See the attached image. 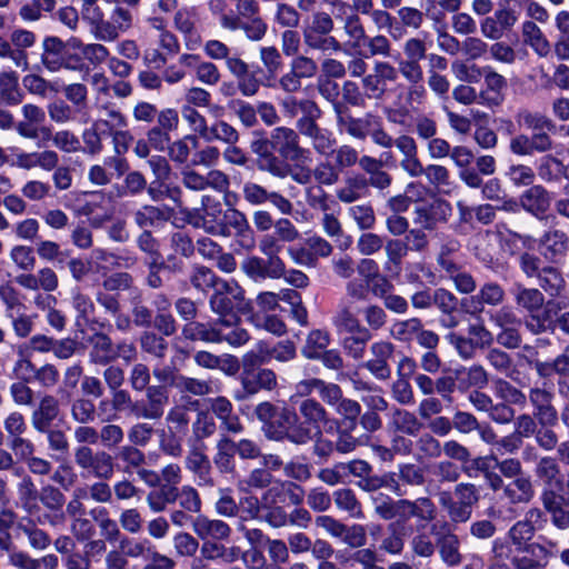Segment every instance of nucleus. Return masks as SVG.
Masks as SVG:
<instances>
[{
	"label": "nucleus",
	"instance_id": "f257e3e1",
	"mask_svg": "<svg viewBox=\"0 0 569 569\" xmlns=\"http://www.w3.org/2000/svg\"><path fill=\"white\" fill-rule=\"evenodd\" d=\"M539 254L529 250L517 257L519 270L527 279H535L548 296L557 298L566 289L561 264L569 253V234L557 228H549L537 239Z\"/></svg>",
	"mask_w": 569,
	"mask_h": 569
},
{
	"label": "nucleus",
	"instance_id": "e2e57ef3",
	"mask_svg": "<svg viewBox=\"0 0 569 569\" xmlns=\"http://www.w3.org/2000/svg\"><path fill=\"white\" fill-rule=\"evenodd\" d=\"M397 478L400 479L405 487H421L426 483V475L423 468L411 462L398 465Z\"/></svg>",
	"mask_w": 569,
	"mask_h": 569
},
{
	"label": "nucleus",
	"instance_id": "a211bd4d",
	"mask_svg": "<svg viewBox=\"0 0 569 569\" xmlns=\"http://www.w3.org/2000/svg\"><path fill=\"white\" fill-rule=\"evenodd\" d=\"M395 346L385 340L376 341L370 346V359L365 368L378 380H388L391 377L389 361L393 358Z\"/></svg>",
	"mask_w": 569,
	"mask_h": 569
},
{
	"label": "nucleus",
	"instance_id": "bf43d9fd",
	"mask_svg": "<svg viewBox=\"0 0 569 569\" xmlns=\"http://www.w3.org/2000/svg\"><path fill=\"white\" fill-rule=\"evenodd\" d=\"M422 321L419 318H409L396 321L390 328V335L393 339L401 342H409L419 333Z\"/></svg>",
	"mask_w": 569,
	"mask_h": 569
},
{
	"label": "nucleus",
	"instance_id": "39448f33",
	"mask_svg": "<svg viewBox=\"0 0 569 569\" xmlns=\"http://www.w3.org/2000/svg\"><path fill=\"white\" fill-rule=\"evenodd\" d=\"M209 306L211 311L218 315V323L229 329L241 327L238 312L244 308V296L236 282H218L209 299Z\"/></svg>",
	"mask_w": 569,
	"mask_h": 569
},
{
	"label": "nucleus",
	"instance_id": "5701e85b",
	"mask_svg": "<svg viewBox=\"0 0 569 569\" xmlns=\"http://www.w3.org/2000/svg\"><path fill=\"white\" fill-rule=\"evenodd\" d=\"M209 409L220 422V429L226 433L238 435L243 431L239 416L233 411L231 401L226 397L210 399Z\"/></svg>",
	"mask_w": 569,
	"mask_h": 569
},
{
	"label": "nucleus",
	"instance_id": "c85d7f7f",
	"mask_svg": "<svg viewBox=\"0 0 569 569\" xmlns=\"http://www.w3.org/2000/svg\"><path fill=\"white\" fill-rule=\"evenodd\" d=\"M336 559L340 566L349 569L355 568L357 565L361 569H385L378 565V555L371 548H362L358 550H339L336 553Z\"/></svg>",
	"mask_w": 569,
	"mask_h": 569
},
{
	"label": "nucleus",
	"instance_id": "c03bdc74",
	"mask_svg": "<svg viewBox=\"0 0 569 569\" xmlns=\"http://www.w3.org/2000/svg\"><path fill=\"white\" fill-rule=\"evenodd\" d=\"M119 548L127 559H148L157 549V547L147 538L137 539L128 536H123L119 540Z\"/></svg>",
	"mask_w": 569,
	"mask_h": 569
},
{
	"label": "nucleus",
	"instance_id": "4c0bfd02",
	"mask_svg": "<svg viewBox=\"0 0 569 569\" xmlns=\"http://www.w3.org/2000/svg\"><path fill=\"white\" fill-rule=\"evenodd\" d=\"M279 107L282 114L288 119H295L299 113H301V117H309L320 108L315 100L309 98L298 99L293 94L281 98Z\"/></svg>",
	"mask_w": 569,
	"mask_h": 569
},
{
	"label": "nucleus",
	"instance_id": "49530a36",
	"mask_svg": "<svg viewBox=\"0 0 569 569\" xmlns=\"http://www.w3.org/2000/svg\"><path fill=\"white\" fill-rule=\"evenodd\" d=\"M452 98L465 106H470L475 102L485 106H498L500 100L498 98L487 97V91H481L479 94L476 89L468 84H459L452 90Z\"/></svg>",
	"mask_w": 569,
	"mask_h": 569
},
{
	"label": "nucleus",
	"instance_id": "6ab92c4d",
	"mask_svg": "<svg viewBox=\"0 0 569 569\" xmlns=\"http://www.w3.org/2000/svg\"><path fill=\"white\" fill-rule=\"evenodd\" d=\"M533 473L536 479L542 485L541 490L551 489L557 492L563 490L565 478L556 457H540L535 465Z\"/></svg>",
	"mask_w": 569,
	"mask_h": 569
},
{
	"label": "nucleus",
	"instance_id": "e433bc0d",
	"mask_svg": "<svg viewBox=\"0 0 569 569\" xmlns=\"http://www.w3.org/2000/svg\"><path fill=\"white\" fill-rule=\"evenodd\" d=\"M236 442L222 435L216 445L213 463L220 473H231L234 470Z\"/></svg>",
	"mask_w": 569,
	"mask_h": 569
},
{
	"label": "nucleus",
	"instance_id": "9b49d317",
	"mask_svg": "<svg viewBox=\"0 0 569 569\" xmlns=\"http://www.w3.org/2000/svg\"><path fill=\"white\" fill-rule=\"evenodd\" d=\"M242 197L251 206L272 204L282 214H291L293 211L292 202L277 191H269L263 186L247 181L242 186Z\"/></svg>",
	"mask_w": 569,
	"mask_h": 569
},
{
	"label": "nucleus",
	"instance_id": "2eb2a0df",
	"mask_svg": "<svg viewBox=\"0 0 569 569\" xmlns=\"http://www.w3.org/2000/svg\"><path fill=\"white\" fill-rule=\"evenodd\" d=\"M333 110L338 129L358 140H366L371 126L377 122V116L370 112L361 118L352 117L348 109L341 103H335Z\"/></svg>",
	"mask_w": 569,
	"mask_h": 569
},
{
	"label": "nucleus",
	"instance_id": "13d9d810",
	"mask_svg": "<svg viewBox=\"0 0 569 569\" xmlns=\"http://www.w3.org/2000/svg\"><path fill=\"white\" fill-rule=\"evenodd\" d=\"M239 132L234 127H232L230 123L223 120H219L216 121L211 127H209L204 140L208 142L219 140L227 144L232 146L239 141Z\"/></svg>",
	"mask_w": 569,
	"mask_h": 569
},
{
	"label": "nucleus",
	"instance_id": "bb28decb",
	"mask_svg": "<svg viewBox=\"0 0 569 569\" xmlns=\"http://www.w3.org/2000/svg\"><path fill=\"white\" fill-rule=\"evenodd\" d=\"M22 120L16 123L17 133L24 139H38L37 126L46 121V111L33 103H26L21 107Z\"/></svg>",
	"mask_w": 569,
	"mask_h": 569
},
{
	"label": "nucleus",
	"instance_id": "052dcab7",
	"mask_svg": "<svg viewBox=\"0 0 569 569\" xmlns=\"http://www.w3.org/2000/svg\"><path fill=\"white\" fill-rule=\"evenodd\" d=\"M107 136V130L93 121L92 124L84 129L81 138L83 141V152L96 156L103 150L102 137Z\"/></svg>",
	"mask_w": 569,
	"mask_h": 569
},
{
	"label": "nucleus",
	"instance_id": "a18cd8bd",
	"mask_svg": "<svg viewBox=\"0 0 569 569\" xmlns=\"http://www.w3.org/2000/svg\"><path fill=\"white\" fill-rule=\"evenodd\" d=\"M17 529L28 539V543L33 550H46L51 543L50 535L43 529L39 528L32 520L27 522L20 521Z\"/></svg>",
	"mask_w": 569,
	"mask_h": 569
},
{
	"label": "nucleus",
	"instance_id": "774afa93",
	"mask_svg": "<svg viewBox=\"0 0 569 569\" xmlns=\"http://www.w3.org/2000/svg\"><path fill=\"white\" fill-rule=\"evenodd\" d=\"M170 210L166 207L143 206L134 213V221L141 228L153 226L169 218Z\"/></svg>",
	"mask_w": 569,
	"mask_h": 569
},
{
	"label": "nucleus",
	"instance_id": "79ce46f5",
	"mask_svg": "<svg viewBox=\"0 0 569 569\" xmlns=\"http://www.w3.org/2000/svg\"><path fill=\"white\" fill-rule=\"evenodd\" d=\"M383 249L387 258L385 270L389 272L400 270L402 260L410 250L408 242L397 238H389L385 241Z\"/></svg>",
	"mask_w": 569,
	"mask_h": 569
},
{
	"label": "nucleus",
	"instance_id": "473e14b6",
	"mask_svg": "<svg viewBox=\"0 0 569 569\" xmlns=\"http://www.w3.org/2000/svg\"><path fill=\"white\" fill-rule=\"evenodd\" d=\"M535 495L533 482L526 475L507 482L502 498L510 505H527L531 502Z\"/></svg>",
	"mask_w": 569,
	"mask_h": 569
},
{
	"label": "nucleus",
	"instance_id": "6e6552de",
	"mask_svg": "<svg viewBox=\"0 0 569 569\" xmlns=\"http://www.w3.org/2000/svg\"><path fill=\"white\" fill-rule=\"evenodd\" d=\"M250 340V335L247 329L242 327L227 328L218 323V319L212 322L199 323L198 341L206 343H222L227 342L229 346L238 348L244 346Z\"/></svg>",
	"mask_w": 569,
	"mask_h": 569
},
{
	"label": "nucleus",
	"instance_id": "de8ad7c7",
	"mask_svg": "<svg viewBox=\"0 0 569 569\" xmlns=\"http://www.w3.org/2000/svg\"><path fill=\"white\" fill-rule=\"evenodd\" d=\"M91 515L99 527L101 537L110 543L119 542L123 536L117 521L109 517L108 510L104 508L93 509Z\"/></svg>",
	"mask_w": 569,
	"mask_h": 569
},
{
	"label": "nucleus",
	"instance_id": "b1692460",
	"mask_svg": "<svg viewBox=\"0 0 569 569\" xmlns=\"http://www.w3.org/2000/svg\"><path fill=\"white\" fill-rule=\"evenodd\" d=\"M8 561L16 569H57L59 559L53 553L33 558L29 552L9 548Z\"/></svg>",
	"mask_w": 569,
	"mask_h": 569
},
{
	"label": "nucleus",
	"instance_id": "72a5a7b5",
	"mask_svg": "<svg viewBox=\"0 0 569 569\" xmlns=\"http://www.w3.org/2000/svg\"><path fill=\"white\" fill-rule=\"evenodd\" d=\"M89 361L96 366H108L114 362L113 342L111 338L98 332L89 338Z\"/></svg>",
	"mask_w": 569,
	"mask_h": 569
},
{
	"label": "nucleus",
	"instance_id": "423d86ee",
	"mask_svg": "<svg viewBox=\"0 0 569 569\" xmlns=\"http://www.w3.org/2000/svg\"><path fill=\"white\" fill-rule=\"evenodd\" d=\"M339 420L331 418L325 406L315 398L302 399L298 403L297 426L302 446L308 445L315 438V433L321 430L330 432Z\"/></svg>",
	"mask_w": 569,
	"mask_h": 569
},
{
	"label": "nucleus",
	"instance_id": "8fccbe9b",
	"mask_svg": "<svg viewBox=\"0 0 569 569\" xmlns=\"http://www.w3.org/2000/svg\"><path fill=\"white\" fill-rule=\"evenodd\" d=\"M116 457L122 462V471L127 475H132L146 463L144 452L131 443L119 447Z\"/></svg>",
	"mask_w": 569,
	"mask_h": 569
},
{
	"label": "nucleus",
	"instance_id": "f8f14e48",
	"mask_svg": "<svg viewBox=\"0 0 569 569\" xmlns=\"http://www.w3.org/2000/svg\"><path fill=\"white\" fill-rule=\"evenodd\" d=\"M211 234L230 237L234 236L240 239L241 243L251 246L253 242V231L243 212L238 209H228L223 213V224L219 229L216 227L206 228Z\"/></svg>",
	"mask_w": 569,
	"mask_h": 569
},
{
	"label": "nucleus",
	"instance_id": "338daca9",
	"mask_svg": "<svg viewBox=\"0 0 569 569\" xmlns=\"http://www.w3.org/2000/svg\"><path fill=\"white\" fill-rule=\"evenodd\" d=\"M536 527L525 519L515 522L508 530L507 537L512 546L521 548L535 536Z\"/></svg>",
	"mask_w": 569,
	"mask_h": 569
},
{
	"label": "nucleus",
	"instance_id": "aec40b11",
	"mask_svg": "<svg viewBox=\"0 0 569 569\" xmlns=\"http://www.w3.org/2000/svg\"><path fill=\"white\" fill-rule=\"evenodd\" d=\"M178 62L194 72V78L202 84L213 87L221 80V72L212 61L203 60L196 53H182Z\"/></svg>",
	"mask_w": 569,
	"mask_h": 569
},
{
	"label": "nucleus",
	"instance_id": "864d4df0",
	"mask_svg": "<svg viewBox=\"0 0 569 569\" xmlns=\"http://www.w3.org/2000/svg\"><path fill=\"white\" fill-rule=\"evenodd\" d=\"M495 392L496 396L503 400V403H507L508 406L515 405L520 408H525L527 405V396L520 389L503 379L495 381Z\"/></svg>",
	"mask_w": 569,
	"mask_h": 569
},
{
	"label": "nucleus",
	"instance_id": "2f4dec72",
	"mask_svg": "<svg viewBox=\"0 0 569 569\" xmlns=\"http://www.w3.org/2000/svg\"><path fill=\"white\" fill-rule=\"evenodd\" d=\"M59 412V401L52 395L43 396L38 409L32 412V427L39 432L48 431L52 422L58 418Z\"/></svg>",
	"mask_w": 569,
	"mask_h": 569
},
{
	"label": "nucleus",
	"instance_id": "a19ab883",
	"mask_svg": "<svg viewBox=\"0 0 569 569\" xmlns=\"http://www.w3.org/2000/svg\"><path fill=\"white\" fill-rule=\"evenodd\" d=\"M390 426L396 431L408 436H417L423 427L413 412L400 408L393 409Z\"/></svg>",
	"mask_w": 569,
	"mask_h": 569
},
{
	"label": "nucleus",
	"instance_id": "20e7f679",
	"mask_svg": "<svg viewBox=\"0 0 569 569\" xmlns=\"http://www.w3.org/2000/svg\"><path fill=\"white\" fill-rule=\"evenodd\" d=\"M437 496L440 507L452 523H466L471 519L473 508L480 501V489L471 482H459L453 487V491L442 490Z\"/></svg>",
	"mask_w": 569,
	"mask_h": 569
},
{
	"label": "nucleus",
	"instance_id": "9d476101",
	"mask_svg": "<svg viewBox=\"0 0 569 569\" xmlns=\"http://www.w3.org/2000/svg\"><path fill=\"white\" fill-rule=\"evenodd\" d=\"M207 446L204 442L190 441L189 450L184 459L186 468L192 472L200 487H214L212 477V467L209 457L206 455Z\"/></svg>",
	"mask_w": 569,
	"mask_h": 569
},
{
	"label": "nucleus",
	"instance_id": "412c9836",
	"mask_svg": "<svg viewBox=\"0 0 569 569\" xmlns=\"http://www.w3.org/2000/svg\"><path fill=\"white\" fill-rule=\"evenodd\" d=\"M540 501L550 521L559 530L569 529V510L565 508L566 498L561 492L541 490Z\"/></svg>",
	"mask_w": 569,
	"mask_h": 569
},
{
	"label": "nucleus",
	"instance_id": "f704fd0d",
	"mask_svg": "<svg viewBox=\"0 0 569 569\" xmlns=\"http://www.w3.org/2000/svg\"><path fill=\"white\" fill-rule=\"evenodd\" d=\"M279 496V487L269 488L262 496L263 509H266L262 518L273 528H281L289 525L286 510L279 506L272 507V505L277 503V497Z\"/></svg>",
	"mask_w": 569,
	"mask_h": 569
},
{
	"label": "nucleus",
	"instance_id": "f03ea898",
	"mask_svg": "<svg viewBox=\"0 0 569 569\" xmlns=\"http://www.w3.org/2000/svg\"><path fill=\"white\" fill-rule=\"evenodd\" d=\"M257 419L262 423V431L272 441H288L296 446L300 442L297 426V411L287 405L276 406L269 401L260 402L254 408Z\"/></svg>",
	"mask_w": 569,
	"mask_h": 569
},
{
	"label": "nucleus",
	"instance_id": "ddd939ff",
	"mask_svg": "<svg viewBox=\"0 0 569 569\" xmlns=\"http://www.w3.org/2000/svg\"><path fill=\"white\" fill-rule=\"evenodd\" d=\"M492 553L496 559L509 558L511 568L509 569H540L543 567L539 555L529 545L516 548L512 553L511 548L501 539L492 542Z\"/></svg>",
	"mask_w": 569,
	"mask_h": 569
},
{
	"label": "nucleus",
	"instance_id": "3c124183",
	"mask_svg": "<svg viewBox=\"0 0 569 569\" xmlns=\"http://www.w3.org/2000/svg\"><path fill=\"white\" fill-rule=\"evenodd\" d=\"M439 553L441 559L449 566H457L461 562L459 551L460 540L457 535L447 532L438 538Z\"/></svg>",
	"mask_w": 569,
	"mask_h": 569
},
{
	"label": "nucleus",
	"instance_id": "0e129e2a",
	"mask_svg": "<svg viewBox=\"0 0 569 569\" xmlns=\"http://www.w3.org/2000/svg\"><path fill=\"white\" fill-rule=\"evenodd\" d=\"M96 406L87 398H77L71 402L70 415L74 422L89 425L96 420Z\"/></svg>",
	"mask_w": 569,
	"mask_h": 569
},
{
	"label": "nucleus",
	"instance_id": "a878e982",
	"mask_svg": "<svg viewBox=\"0 0 569 569\" xmlns=\"http://www.w3.org/2000/svg\"><path fill=\"white\" fill-rule=\"evenodd\" d=\"M192 530L200 540H228L231 535L227 522L207 516H198L192 521Z\"/></svg>",
	"mask_w": 569,
	"mask_h": 569
},
{
	"label": "nucleus",
	"instance_id": "69168bd1",
	"mask_svg": "<svg viewBox=\"0 0 569 569\" xmlns=\"http://www.w3.org/2000/svg\"><path fill=\"white\" fill-rule=\"evenodd\" d=\"M259 59L271 78H274L283 68L281 51L274 46L260 47Z\"/></svg>",
	"mask_w": 569,
	"mask_h": 569
},
{
	"label": "nucleus",
	"instance_id": "ea45409f",
	"mask_svg": "<svg viewBox=\"0 0 569 569\" xmlns=\"http://www.w3.org/2000/svg\"><path fill=\"white\" fill-rule=\"evenodd\" d=\"M303 44L306 48L312 51L320 52H340L342 51V43L335 36L329 33L326 36L325 33H317L312 31H301Z\"/></svg>",
	"mask_w": 569,
	"mask_h": 569
},
{
	"label": "nucleus",
	"instance_id": "58836bf2",
	"mask_svg": "<svg viewBox=\"0 0 569 569\" xmlns=\"http://www.w3.org/2000/svg\"><path fill=\"white\" fill-rule=\"evenodd\" d=\"M513 298L517 307L526 312H538L542 310L545 296L538 288H527L517 284L513 290Z\"/></svg>",
	"mask_w": 569,
	"mask_h": 569
},
{
	"label": "nucleus",
	"instance_id": "09e8293b",
	"mask_svg": "<svg viewBox=\"0 0 569 569\" xmlns=\"http://www.w3.org/2000/svg\"><path fill=\"white\" fill-rule=\"evenodd\" d=\"M371 340V333L369 329H360L359 331L352 332L342 339V348L347 356L355 360L363 358L367 343Z\"/></svg>",
	"mask_w": 569,
	"mask_h": 569
},
{
	"label": "nucleus",
	"instance_id": "4468645a",
	"mask_svg": "<svg viewBox=\"0 0 569 569\" xmlns=\"http://www.w3.org/2000/svg\"><path fill=\"white\" fill-rule=\"evenodd\" d=\"M144 392V398L137 400V419L159 420L169 403L168 389L164 386L152 385Z\"/></svg>",
	"mask_w": 569,
	"mask_h": 569
},
{
	"label": "nucleus",
	"instance_id": "37998d69",
	"mask_svg": "<svg viewBox=\"0 0 569 569\" xmlns=\"http://www.w3.org/2000/svg\"><path fill=\"white\" fill-rule=\"evenodd\" d=\"M0 98L8 106H17L22 102L23 93L19 88V77L17 72H0Z\"/></svg>",
	"mask_w": 569,
	"mask_h": 569
},
{
	"label": "nucleus",
	"instance_id": "0eeeda50",
	"mask_svg": "<svg viewBox=\"0 0 569 569\" xmlns=\"http://www.w3.org/2000/svg\"><path fill=\"white\" fill-rule=\"evenodd\" d=\"M73 459L83 475L100 480H109L114 475V458L106 450H94L90 446H78L74 448Z\"/></svg>",
	"mask_w": 569,
	"mask_h": 569
},
{
	"label": "nucleus",
	"instance_id": "4d7b16f0",
	"mask_svg": "<svg viewBox=\"0 0 569 569\" xmlns=\"http://www.w3.org/2000/svg\"><path fill=\"white\" fill-rule=\"evenodd\" d=\"M329 343L330 338L328 332L322 330H312L308 335L301 352L308 359H319L321 352L326 350Z\"/></svg>",
	"mask_w": 569,
	"mask_h": 569
},
{
	"label": "nucleus",
	"instance_id": "6e6d98bb",
	"mask_svg": "<svg viewBox=\"0 0 569 569\" xmlns=\"http://www.w3.org/2000/svg\"><path fill=\"white\" fill-rule=\"evenodd\" d=\"M333 500L338 509L348 512L351 517H362L361 503L353 490L341 488L333 492Z\"/></svg>",
	"mask_w": 569,
	"mask_h": 569
},
{
	"label": "nucleus",
	"instance_id": "f3484780",
	"mask_svg": "<svg viewBox=\"0 0 569 569\" xmlns=\"http://www.w3.org/2000/svg\"><path fill=\"white\" fill-rule=\"evenodd\" d=\"M224 63L230 74L236 78L237 87L243 97H253L258 93L261 82L243 59L231 52Z\"/></svg>",
	"mask_w": 569,
	"mask_h": 569
},
{
	"label": "nucleus",
	"instance_id": "393cba45",
	"mask_svg": "<svg viewBox=\"0 0 569 569\" xmlns=\"http://www.w3.org/2000/svg\"><path fill=\"white\" fill-rule=\"evenodd\" d=\"M520 206L528 213L541 219L550 208V193L539 184L531 186L519 198Z\"/></svg>",
	"mask_w": 569,
	"mask_h": 569
},
{
	"label": "nucleus",
	"instance_id": "cd10ccee",
	"mask_svg": "<svg viewBox=\"0 0 569 569\" xmlns=\"http://www.w3.org/2000/svg\"><path fill=\"white\" fill-rule=\"evenodd\" d=\"M174 28L183 36L188 50H196L201 44V38L196 29V13L193 9H179L173 17Z\"/></svg>",
	"mask_w": 569,
	"mask_h": 569
},
{
	"label": "nucleus",
	"instance_id": "7c9ffc66",
	"mask_svg": "<svg viewBox=\"0 0 569 569\" xmlns=\"http://www.w3.org/2000/svg\"><path fill=\"white\" fill-rule=\"evenodd\" d=\"M106 193L102 191H93L88 193L84 201L80 202L77 212L80 216L93 217L91 221L92 226H99L111 217V213L106 209Z\"/></svg>",
	"mask_w": 569,
	"mask_h": 569
},
{
	"label": "nucleus",
	"instance_id": "c756f323",
	"mask_svg": "<svg viewBox=\"0 0 569 569\" xmlns=\"http://www.w3.org/2000/svg\"><path fill=\"white\" fill-rule=\"evenodd\" d=\"M521 37L525 44L539 58H547L551 53V43L541 28L532 20H525L521 24Z\"/></svg>",
	"mask_w": 569,
	"mask_h": 569
},
{
	"label": "nucleus",
	"instance_id": "680f3d73",
	"mask_svg": "<svg viewBox=\"0 0 569 569\" xmlns=\"http://www.w3.org/2000/svg\"><path fill=\"white\" fill-rule=\"evenodd\" d=\"M198 138L192 134L184 136L182 139L169 143L167 150L170 159L177 163H184L192 149L198 147Z\"/></svg>",
	"mask_w": 569,
	"mask_h": 569
},
{
	"label": "nucleus",
	"instance_id": "1a4fd4ad",
	"mask_svg": "<svg viewBox=\"0 0 569 569\" xmlns=\"http://www.w3.org/2000/svg\"><path fill=\"white\" fill-rule=\"evenodd\" d=\"M38 499L50 511L38 517V523H48L51 527H60L66 523L67 517L63 511L66 496L59 488L52 485L43 486L39 491Z\"/></svg>",
	"mask_w": 569,
	"mask_h": 569
},
{
	"label": "nucleus",
	"instance_id": "c9c22d12",
	"mask_svg": "<svg viewBox=\"0 0 569 569\" xmlns=\"http://www.w3.org/2000/svg\"><path fill=\"white\" fill-rule=\"evenodd\" d=\"M369 194L366 177L357 173L346 178L343 184L337 190V198L343 203H352Z\"/></svg>",
	"mask_w": 569,
	"mask_h": 569
},
{
	"label": "nucleus",
	"instance_id": "603ef678",
	"mask_svg": "<svg viewBox=\"0 0 569 569\" xmlns=\"http://www.w3.org/2000/svg\"><path fill=\"white\" fill-rule=\"evenodd\" d=\"M17 490L22 507L28 511V513L33 515L39 510V506L37 503L39 491L29 475H24L21 478L17 486Z\"/></svg>",
	"mask_w": 569,
	"mask_h": 569
},
{
	"label": "nucleus",
	"instance_id": "7ed1b4c3",
	"mask_svg": "<svg viewBox=\"0 0 569 569\" xmlns=\"http://www.w3.org/2000/svg\"><path fill=\"white\" fill-rule=\"evenodd\" d=\"M82 21L88 26L90 34L101 42H114L122 33L132 28V12L117 4L109 18L101 6L94 7L81 13Z\"/></svg>",
	"mask_w": 569,
	"mask_h": 569
},
{
	"label": "nucleus",
	"instance_id": "dca6fc26",
	"mask_svg": "<svg viewBox=\"0 0 569 569\" xmlns=\"http://www.w3.org/2000/svg\"><path fill=\"white\" fill-rule=\"evenodd\" d=\"M269 142L282 158L291 161L301 159L306 152L300 146L298 131L289 127L274 128L270 133Z\"/></svg>",
	"mask_w": 569,
	"mask_h": 569
},
{
	"label": "nucleus",
	"instance_id": "5fc2aeb1",
	"mask_svg": "<svg viewBox=\"0 0 569 569\" xmlns=\"http://www.w3.org/2000/svg\"><path fill=\"white\" fill-rule=\"evenodd\" d=\"M343 31L350 40V48L358 50L366 40V30L360 17L357 13L347 16L343 20Z\"/></svg>",
	"mask_w": 569,
	"mask_h": 569
},
{
	"label": "nucleus",
	"instance_id": "4be33fe9",
	"mask_svg": "<svg viewBox=\"0 0 569 569\" xmlns=\"http://www.w3.org/2000/svg\"><path fill=\"white\" fill-rule=\"evenodd\" d=\"M436 506L428 497L396 500V518L408 520L415 517L428 522L436 518Z\"/></svg>",
	"mask_w": 569,
	"mask_h": 569
}]
</instances>
